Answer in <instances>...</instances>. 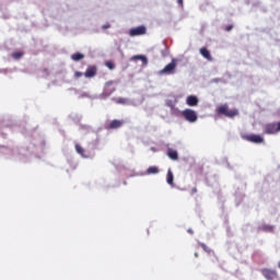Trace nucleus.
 I'll use <instances>...</instances> for the list:
<instances>
[{
  "label": "nucleus",
  "instance_id": "1",
  "mask_svg": "<svg viewBox=\"0 0 280 280\" xmlns=\"http://www.w3.org/2000/svg\"><path fill=\"white\" fill-rule=\"evenodd\" d=\"M218 115H224L225 117H229L230 119H233V117H237L240 115L238 109H229L228 104H223L217 108Z\"/></svg>",
  "mask_w": 280,
  "mask_h": 280
},
{
  "label": "nucleus",
  "instance_id": "2",
  "mask_svg": "<svg viewBox=\"0 0 280 280\" xmlns=\"http://www.w3.org/2000/svg\"><path fill=\"white\" fill-rule=\"evenodd\" d=\"M182 117L189 124H196L198 121V114L194 109L186 108L182 112Z\"/></svg>",
  "mask_w": 280,
  "mask_h": 280
},
{
  "label": "nucleus",
  "instance_id": "3",
  "mask_svg": "<svg viewBox=\"0 0 280 280\" xmlns=\"http://www.w3.org/2000/svg\"><path fill=\"white\" fill-rule=\"evenodd\" d=\"M161 75H174L176 73V59L166 65L161 71Z\"/></svg>",
  "mask_w": 280,
  "mask_h": 280
},
{
  "label": "nucleus",
  "instance_id": "4",
  "mask_svg": "<svg viewBox=\"0 0 280 280\" xmlns=\"http://www.w3.org/2000/svg\"><path fill=\"white\" fill-rule=\"evenodd\" d=\"M277 132H280V122L265 125V135H277Z\"/></svg>",
  "mask_w": 280,
  "mask_h": 280
},
{
  "label": "nucleus",
  "instance_id": "5",
  "mask_svg": "<svg viewBox=\"0 0 280 280\" xmlns=\"http://www.w3.org/2000/svg\"><path fill=\"white\" fill-rule=\"evenodd\" d=\"M148 32V28H145V26L143 25H140V26H137V27H133V28H130L129 30V36H143L145 35Z\"/></svg>",
  "mask_w": 280,
  "mask_h": 280
},
{
  "label": "nucleus",
  "instance_id": "6",
  "mask_svg": "<svg viewBox=\"0 0 280 280\" xmlns=\"http://www.w3.org/2000/svg\"><path fill=\"white\" fill-rule=\"evenodd\" d=\"M243 139L245 141H249V143H264V137L259 136V135H255V133H252V135H245L243 136Z\"/></svg>",
  "mask_w": 280,
  "mask_h": 280
},
{
  "label": "nucleus",
  "instance_id": "7",
  "mask_svg": "<svg viewBox=\"0 0 280 280\" xmlns=\"http://www.w3.org/2000/svg\"><path fill=\"white\" fill-rule=\"evenodd\" d=\"M114 91H116L115 81L106 82L105 88H104V95H106L108 97V96L113 95Z\"/></svg>",
  "mask_w": 280,
  "mask_h": 280
},
{
  "label": "nucleus",
  "instance_id": "8",
  "mask_svg": "<svg viewBox=\"0 0 280 280\" xmlns=\"http://www.w3.org/2000/svg\"><path fill=\"white\" fill-rule=\"evenodd\" d=\"M121 126H124V121H122V120L114 119V120H112V121L106 126V129H107V130H117V128H121Z\"/></svg>",
  "mask_w": 280,
  "mask_h": 280
},
{
  "label": "nucleus",
  "instance_id": "9",
  "mask_svg": "<svg viewBox=\"0 0 280 280\" xmlns=\"http://www.w3.org/2000/svg\"><path fill=\"white\" fill-rule=\"evenodd\" d=\"M84 75L86 78H95L97 75V67L95 66H89L88 69L84 72Z\"/></svg>",
  "mask_w": 280,
  "mask_h": 280
},
{
  "label": "nucleus",
  "instance_id": "10",
  "mask_svg": "<svg viewBox=\"0 0 280 280\" xmlns=\"http://www.w3.org/2000/svg\"><path fill=\"white\" fill-rule=\"evenodd\" d=\"M262 275L267 280H275L277 277V271L270 269H264Z\"/></svg>",
  "mask_w": 280,
  "mask_h": 280
},
{
  "label": "nucleus",
  "instance_id": "11",
  "mask_svg": "<svg viewBox=\"0 0 280 280\" xmlns=\"http://www.w3.org/2000/svg\"><path fill=\"white\" fill-rule=\"evenodd\" d=\"M199 52L201 54L202 58H206V60H208L209 62L213 60V57H211V52L209 51V49H207V47H201Z\"/></svg>",
  "mask_w": 280,
  "mask_h": 280
},
{
  "label": "nucleus",
  "instance_id": "12",
  "mask_svg": "<svg viewBox=\"0 0 280 280\" xmlns=\"http://www.w3.org/2000/svg\"><path fill=\"white\" fill-rule=\"evenodd\" d=\"M187 106H198V96L189 95L186 98Z\"/></svg>",
  "mask_w": 280,
  "mask_h": 280
},
{
  "label": "nucleus",
  "instance_id": "13",
  "mask_svg": "<svg viewBox=\"0 0 280 280\" xmlns=\"http://www.w3.org/2000/svg\"><path fill=\"white\" fill-rule=\"evenodd\" d=\"M131 60H141L143 67L148 66V57L145 55H135L131 57Z\"/></svg>",
  "mask_w": 280,
  "mask_h": 280
},
{
  "label": "nucleus",
  "instance_id": "14",
  "mask_svg": "<svg viewBox=\"0 0 280 280\" xmlns=\"http://www.w3.org/2000/svg\"><path fill=\"white\" fill-rule=\"evenodd\" d=\"M166 183L172 187L174 186V173H172L171 168L167 170Z\"/></svg>",
  "mask_w": 280,
  "mask_h": 280
},
{
  "label": "nucleus",
  "instance_id": "15",
  "mask_svg": "<svg viewBox=\"0 0 280 280\" xmlns=\"http://www.w3.org/2000/svg\"><path fill=\"white\" fill-rule=\"evenodd\" d=\"M167 156L168 159H172V161H178V152L173 149L167 150Z\"/></svg>",
  "mask_w": 280,
  "mask_h": 280
},
{
  "label": "nucleus",
  "instance_id": "16",
  "mask_svg": "<svg viewBox=\"0 0 280 280\" xmlns=\"http://www.w3.org/2000/svg\"><path fill=\"white\" fill-rule=\"evenodd\" d=\"M84 55L81 52H75L71 55V60H74V62H80V60H83Z\"/></svg>",
  "mask_w": 280,
  "mask_h": 280
},
{
  "label": "nucleus",
  "instance_id": "17",
  "mask_svg": "<svg viewBox=\"0 0 280 280\" xmlns=\"http://www.w3.org/2000/svg\"><path fill=\"white\" fill-rule=\"evenodd\" d=\"M145 174H147L148 176H150V175H152V174H159V166H150V167L147 170Z\"/></svg>",
  "mask_w": 280,
  "mask_h": 280
},
{
  "label": "nucleus",
  "instance_id": "18",
  "mask_svg": "<svg viewBox=\"0 0 280 280\" xmlns=\"http://www.w3.org/2000/svg\"><path fill=\"white\" fill-rule=\"evenodd\" d=\"M113 101L116 103V104H128V98H124V97H118V98H113Z\"/></svg>",
  "mask_w": 280,
  "mask_h": 280
},
{
  "label": "nucleus",
  "instance_id": "19",
  "mask_svg": "<svg viewBox=\"0 0 280 280\" xmlns=\"http://www.w3.org/2000/svg\"><path fill=\"white\" fill-rule=\"evenodd\" d=\"M75 152L78 153V154H80L81 156H86L85 154H84V149L82 148V145H80V144H75Z\"/></svg>",
  "mask_w": 280,
  "mask_h": 280
},
{
  "label": "nucleus",
  "instance_id": "20",
  "mask_svg": "<svg viewBox=\"0 0 280 280\" xmlns=\"http://www.w3.org/2000/svg\"><path fill=\"white\" fill-rule=\"evenodd\" d=\"M11 56L12 58H14V60H21V58H23V52L16 51V52H13Z\"/></svg>",
  "mask_w": 280,
  "mask_h": 280
},
{
  "label": "nucleus",
  "instance_id": "21",
  "mask_svg": "<svg viewBox=\"0 0 280 280\" xmlns=\"http://www.w3.org/2000/svg\"><path fill=\"white\" fill-rule=\"evenodd\" d=\"M105 67H107V69L113 71V69H115V63H113V61H106Z\"/></svg>",
  "mask_w": 280,
  "mask_h": 280
},
{
  "label": "nucleus",
  "instance_id": "22",
  "mask_svg": "<svg viewBox=\"0 0 280 280\" xmlns=\"http://www.w3.org/2000/svg\"><path fill=\"white\" fill-rule=\"evenodd\" d=\"M200 246L205 250V253H211V249L208 248V246L206 244L201 243Z\"/></svg>",
  "mask_w": 280,
  "mask_h": 280
},
{
  "label": "nucleus",
  "instance_id": "23",
  "mask_svg": "<svg viewBox=\"0 0 280 280\" xmlns=\"http://www.w3.org/2000/svg\"><path fill=\"white\" fill-rule=\"evenodd\" d=\"M231 30H233V24L225 26V32H231Z\"/></svg>",
  "mask_w": 280,
  "mask_h": 280
},
{
  "label": "nucleus",
  "instance_id": "24",
  "mask_svg": "<svg viewBox=\"0 0 280 280\" xmlns=\"http://www.w3.org/2000/svg\"><path fill=\"white\" fill-rule=\"evenodd\" d=\"M262 229L264 231H272L273 228L271 225H266Z\"/></svg>",
  "mask_w": 280,
  "mask_h": 280
},
{
  "label": "nucleus",
  "instance_id": "25",
  "mask_svg": "<svg viewBox=\"0 0 280 280\" xmlns=\"http://www.w3.org/2000/svg\"><path fill=\"white\" fill-rule=\"evenodd\" d=\"M190 194H191V196H194V194H198V188L194 187V188L190 190Z\"/></svg>",
  "mask_w": 280,
  "mask_h": 280
},
{
  "label": "nucleus",
  "instance_id": "26",
  "mask_svg": "<svg viewBox=\"0 0 280 280\" xmlns=\"http://www.w3.org/2000/svg\"><path fill=\"white\" fill-rule=\"evenodd\" d=\"M82 75H83V73H82V72H79V71H77V72L74 73V77H75V78H82Z\"/></svg>",
  "mask_w": 280,
  "mask_h": 280
},
{
  "label": "nucleus",
  "instance_id": "27",
  "mask_svg": "<svg viewBox=\"0 0 280 280\" xmlns=\"http://www.w3.org/2000/svg\"><path fill=\"white\" fill-rule=\"evenodd\" d=\"M109 27H110V24H105L102 26V30H109Z\"/></svg>",
  "mask_w": 280,
  "mask_h": 280
},
{
  "label": "nucleus",
  "instance_id": "28",
  "mask_svg": "<svg viewBox=\"0 0 280 280\" xmlns=\"http://www.w3.org/2000/svg\"><path fill=\"white\" fill-rule=\"evenodd\" d=\"M188 233H189L190 235H194V230L188 229Z\"/></svg>",
  "mask_w": 280,
  "mask_h": 280
},
{
  "label": "nucleus",
  "instance_id": "29",
  "mask_svg": "<svg viewBox=\"0 0 280 280\" xmlns=\"http://www.w3.org/2000/svg\"><path fill=\"white\" fill-rule=\"evenodd\" d=\"M177 3H178L179 5H183V0H177Z\"/></svg>",
  "mask_w": 280,
  "mask_h": 280
},
{
  "label": "nucleus",
  "instance_id": "30",
  "mask_svg": "<svg viewBox=\"0 0 280 280\" xmlns=\"http://www.w3.org/2000/svg\"><path fill=\"white\" fill-rule=\"evenodd\" d=\"M279 268H280V262H279Z\"/></svg>",
  "mask_w": 280,
  "mask_h": 280
}]
</instances>
